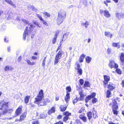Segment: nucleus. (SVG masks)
I'll list each match as a JSON object with an SVG mask.
<instances>
[{"instance_id": "1", "label": "nucleus", "mask_w": 124, "mask_h": 124, "mask_svg": "<svg viewBox=\"0 0 124 124\" xmlns=\"http://www.w3.org/2000/svg\"><path fill=\"white\" fill-rule=\"evenodd\" d=\"M43 96V91L41 90L39 91L38 95L35 98V101H34V102L40 106L45 105L46 104V102L44 99H42Z\"/></svg>"}, {"instance_id": "2", "label": "nucleus", "mask_w": 124, "mask_h": 124, "mask_svg": "<svg viewBox=\"0 0 124 124\" xmlns=\"http://www.w3.org/2000/svg\"><path fill=\"white\" fill-rule=\"evenodd\" d=\"M22 21L24 23L28 24V26L26 27L23 34V39H25L27 35H29L31 34V32L32 31L33 27H35V26H34L30 23H28V21L24 19H22Z\"/></svg>"}, {"instance_id": "3", "label": "nucleus", "mask_w": 124, "mask_h": 124, "mask_svg": "<svg viewBox=\"0 0 124 124\" xmlns=\"http://www.w3.org/2000/svg\"><path fill=\"white\" fill-rule=\"evenodd\" d=\"M8 103L2 101L0 103V109L3 110L2 114H5L7 113H10L13 111L12 109L8 110Z\"/></svg>"}, {"instance_id": "4", "label": "nucleus", "mask_w": 124, "mask_h": 124, "mask_svg": "<svg viewBox=\"0 0 124 124\" xmlns=\"http://www.w3.org/2000/svg\"><path fill=\"white\" fill-rule=\"evenodd\" d=\"M66 16V13L63 10L60 11L58 13L57 19V22L59 25L62 23Z\"/></svg>"}, {"instance_id": "5", "label": "nucleus", "mask_w": 124, "mask_h": 124, "mask_svg": "<svg viewBox=\"0 0 124 124\" xmlns=\"http://www.w3.org/2000/svg\"><path fill=\"white\" fill-rule=\"evenodd\" d=\"M64 52L61 50H60L58 53L56 55L55 58L54 65L57 64L58 63L59 59L61 58L62 54H63Z\"/></svg>"}, {"instance_id": "6", "label": "nucleus", "mask_w": 124, "mask_h": 124, "mask_svg": "<svg viewBox=\"0 0 124 124\" xmlns=\"http://www.w3.org/2000/svg\"><path fill=\"white\" fill-rule=\"evenodd\" d=\"M100 13L101 14H103L104 16L106 18H109L111 16V15L109 11L106 10L104 11L102 9H100Z\"/></svg>"}, {"instance_id": "7", "label": "nucleus", "mask_w": 124, "mask_h": 124, "mask_svg": "<svg viewBox=\"0 0 124 124\" xmlns=\"http://www.w3.org/2000/svg\"><path fill=\"white\" fill-rule=\"evenodd\" d=\"M108 66L111 69L114 67L115 68H117L118 67L117 64L115 63L113 61H110L109 63L108 64Z\"/></svg>"}, {"instance_id": "8", "label": "nucleus", "mask_w": 124, "mask_h": 124, "mask_svg": "<svg viewBox=\"0 0 124 124\" xmlns=\"http://www.w3.org/2000/svg\"><path fill=\"white\" fill-rule=\"evenodd\" d=\"M22 106H19L18 108L16 111L15 113L16 115L15 116H14V117L17 116L21 113L22 110Z\"/></svg>"}, {"instance_id": "9", "label": "nucleus", "mask_w": 124, "mask_h": 124, "mask_svg": "<svg viewBox=\"0 0 124 124\" xmlns=\"http://www.w3.org/2000/svg\"><path fill=\"white\" fill-rule=\"evenodd\" d=\"M104 81H103V83L104 85H105L108 84V82L110 80V78L109 76L106 75L104 76Z\"/></svg>"}, {"instance_id": "10", "label": "nucleus", "mask_w": 124, "mask_h": 124, "mask_svg": "<svg viewBox=\"0 0 124 124\" xmlns=\"http://www.w3.org/2000/svg\"><path fill=\"white\" fill-rule=\"evenodd\" d=\"M105 36L108 38H111L112 36V34L109 32L105 31Z\"/></svg>"}, {"instance_id": "11", "label": "nucleus", "mask_w": 124, "mask_h": 124, "mask_svg": "<svg viewBox=\"0 0 124 124\" xmlns=\"http://www.w3.org/2000/svg\"><path fill=\"white\" fill-rule=\"evenodd\" d=\"M67 107L65 105H61L60 107V109L61 111L63 112L66 109Z\"/></svg>"}, {"instance_id": "12", "label": "nucleus", "mask_w": 124, "mask_h": 124, "mask_svg": "<svg viewBox=\"0 0 124 124\" xmlns=\"http://www.w3.org/2000/svg\"><path fill=\"white\" fill-rule=\"evenodd\" d=\"M26 112H24L22 115L21 116L19 120V121H22L26 117Z\"/></svg>"}, {"instance_id": "13", "label": "nucleus", "mask_w": 124, "mask_h": 124, "mask_svg": "<svg viewBox=\"0 0 124 124\" xmlns=\"http://www.w3.org/2000/svg\"><path fill=\"white\" fill-rule=\"evenodd\" d=\"M70 94L69 93H67V94L65 97V101L67 103L69 101L70 99Z\"/></svg>"}, {"instance_id": "14", "label": "nucleus", "mask_w": 124, "mask_h": 124, "mask_svg": "<svg viewBox=\"0 0 124 124\" xmlns=\"http://www.w3.org/2000/svg\"><path fill=\"white\" fill-rule=\"evenodd\" d=\"M55 111V110L54 107H52L51 109L48 111V113L49 115L51 114L52 113L54 112Z\"/></svg>"}, {"instance_id": "15", "label": "nucleus", "mask_w": 124, "mask_h": 124, "mask_svg": "<svg viewBox=\"0 0 124 124\" xmlns=\"http://www.w3.org/2000/svg\"><path fill=\"white\" fill-rule=\"evenodd\" d=\"M13 70V68L11 67L7 66L4 68V70L5 71H8L9 70Z\"/></svg>"}, {"instance_id": "16", "label": "nucleus", "mask_w": 124, "mask_h": 124, "mask_svg": "<svg viewBox=\"0 0 124 124\" xmlns=\"http://www.w3.org/2000/svg\"><path fill=\"white\" fill-rule=\"evenodd\" d=\"M120 59L122 63H123L124 62V54L123 53H121L120 56Z\"/></svg>"}, {"instance_id": "17", "label": "nucleus", "mask_w": 124, "mask_h": 124, "mask_svg": "<svg viewBox=\"0 0 124 124\" xmlns=\"http://www.w3.org/2000/svg\"><path fill=\"white\" fill-rule=\"evenodd\" d=\"M79 94L80 95V98L79 99V100H83L84 99V96L83 92L82 91L79 93Z\"/></svg>"}, {"instance_id": "18", "label": "nucleus", "mask_w": 124, "mask_h": 124, "mask_svg": "<svg viewBox=\"0 0 124 124\" xmlns=\"http://www.w3.org/2000/svg\"><path fill=\"white\" fill-rule=\"evenodd\" d=\"M30 98V96H27L25 97L24 102L26 104H27Z\"/></svg>"}, {"instance_id": "19", "label": "nucleus", "mask_w": 124, "mask_h": 124, "mask_svg": "<svg viewBox=\"0 0 124 124\" xmlns=\"http://www.w3.org/2000/svg\"><path fill=\"white\" fill-rule=\"evenodd\" d=\"M112 45L113 46L116 47L117 48H119L120 47V46L119 43H112Z\"/></svg>"}, {"instance_id": "20", "label": "nucleus", "mask_w": 124, "mask_h": 124, "mask_svg": "<svg viewBox=\"0 0 124 124\" xmlns=\"http://www.w3.org/2000/svg\"><path fill=\"white\" fill-rule=\"evenodd\" d=\"M85 56V55L84 54H82L80 56L79 59L80 62H83V59Z\"/></svg>"}, {"instance_id": "21", "label": "nucleus", "mask_w": 124, "mask_h": 124, "mask_svg": "<svg viewBox=\"0 0 124 124\" xmlns=\"http://www.w3.org/2000/svg\"><path fill=\"white\" fill-rule=\"evenodd\" d=\"M81 24L82 25L85 26V27L87 28L89 25V23L88 21H86L85 23H82Z\"/></svg>"}, {"instance_id": "22", "label": "nucleus", "mask_w": 124, "mask_h": 124, "mask_svg": "<svg viewBox=\"0 0 124 124\" xmlns=\"http://www.w3.org/2000/svg\"><path fill=\"white\" fill-rule=\"evenodd\" d=\"M108 89L111 90H112L114 89L115 87L114 85L113 84H109L108 85Z\"/></svg>"}, {"instance_id": "23", "label": "nucleus", "mask_w": 124, "mask_h": 124, "mask_svg": "<svg viewBox=\"0 0 124 124\" xmlns=\"http://www.w3.org/2000/svg\"><path fill=\"white\" fill-rule=\"evenodd\" d=\"M86 62L88 63H89L92 60V58L89 56H86L85 57Z\"/></svg>"}, {"instance_id": "24", "label": "nucleus", "mask_w": 124, "mask_h": 124, "mask_svg": "<svg viewBox=\"0 0 124 124\" xmlns=\"http://www.w3.org/2000/svg\"><path fill=\"white\" fill-rule=\"evenodd\" d=\"M76 70H77V73L79 75H81L82 74V70L81 68Z\"/></svg>"}, {"instance_id": "25", "label": "nucleus", "mask_w": 124, "mask_h": 124, "mask_svg": "<svg viewBox=\"0 0 124 124\" xmlns=\"http://www.w3.org/2000/svg\"><path fill=\"white\" fill-rule=\"evenodd\" d=\"M92 113L91 112H89L87 113V116L88 117V119L90 120V119L92 118Z\"/></svg>"}, {"instance_id": "26", "label": "nucleus", "mask_w": 124, "mask_h": 124, "mask_svg": "<svg viewBox=\"0 0 124 124\" xmlns=\"http://www.w3.org/2000/svg\"><path fill=\"white\" fill-rule=\"evenodd\" d=\"M47 116V114L46 113H43L40 114V117L41 118H44Z\"/></svg>"}, {"instance_id": "27", "label": "nucleus", "mask_w": 124, "mask_h": 124, "mask_svg": "<svg viewBox=\"0 0 124 124\" xmlns=\"http://www.w3.org/2000/svg\"><path fill=\"white\" fill-rule=\"evenodd\" d=\"M93 117L94 118H95L98 117V116L97 114V112L95 111H94L93 112Z\"/></svg>"}, {"instance_id": "28", "label": "nucleus", "mask_w": 124, "mask_h": 124, "mask_svg": "<svg viewBox=\"0 0 124 124\" xmlns=\"http://www.w3.org/2000/svg\"><path fill=\"white\" fill-rule=\"evenodd\" d=\"M43 13L45 16H46L48 17H49L50 16V14L48 12H45Z\"/></svg>"}, {"instance_id": "29", "label": "nucleus", "mask_w": 124, "mask_h": 124, "mask_svg": "<svg viewBox=\"0 0 124 124\" xmlns=\"http://www.w3.org/2000/svg\"><path fill=\"white\" fill-rule=\"evenodd\" d=\"M68 34L66 33H64L63 36L62 38L63 39L64 41L67 38V36H68Z\"/></svg>"}, {"instance_id": "30", "label": "nucleus", "mask_w": 124, "mask_h": 124, "mask_svg": "<svg viewBox=\"0 0 124 124\" xmlns=\"http://www.w3.org/2000/svg\"><path fill=\"white\" fill-rule=\"evenodd\" d=\"M121 13H116V17L119 19H120L121 18Z\"/></svg>"}, {"instance_id": "31", "label": "nucleus", "mask_w": 124, "mask_h": 124, "mask_svg": "<svg viewBox=\"0 0 124 124\" xmlns=\"http://www.w3.org/2000/svg\"><path fill=\"white\" fill-rule=\"evenodd\" d=\"M84 86L89 87L90 86L89 83L88 81H85L84 85Z\"/></svg>"}, {"instance_id": "32", "label": "nucleus", "mask_w": 124, "mask_h": 124, "mask_svg": "<svg viewBox=\"0 0 124 124\" xmlns=\"http://www.w3.org/2000/svg\"><path fill=\"white\" fill-rule=\"evenodd\" d=\"M112 110H116L118 108V105H113L112 107Z\"/></svg>"}, {"instance_id": "33", "label": "nucleus", "mask_w": 124, "mask_h": 124, "mask_svg": "<svg viewBox=\"0 0 124 124\" xmlns=\"http://www.w3.org/2000/svg\"><path fill=\"white\" fill-rule=\"evenodd\" d=\"M63 114L66 115V116H70L71 115V113H69V112L68 111H66L64 112L63 113Z\"/></svg>"}, {"instance_id": "34", "label": "nucleus", "mask_w": 124, "mask_h": 124, "mask_svg": "<svg viewBox=\"0 0 124 124\" xmlns=\"http://www.w3.org/2000/svg\"><path fill=\"white\" fill-rule=\"evenodd\" d=\"M66 89L67 91L66 92L68 93V92H70L71 91V88L70 86H68L66 87Z\"/></svg>"}, {"instance_id": "35", "label": "nucleus", "mask_w": 124, "mask_h": 124, "mask_svg": "<svg viewBox=\"0 0 124 124\" xmlns=\"http://www.w3.org/2000/svg\"><path fill=\"white\" fill-rule=\"evenodd\" d=\"M96 95V93H92L91 95H89V96H90V98H94Z\"/></svg>"}, {"instance_id": "36", "label": "nucleus", "mask_w": 124, "mask_h": 124, "mask_svg": "<svg viewBox=\"0 0 124 124\" xmlns=\"http://www.w3.org/2000/svg\"><path fill=\"white\" fill-rule=\"evenodd\" d=\"M107 97L108 98H109L111 94V92L110 91H109V90H107Z\"/></svg>"}, {"instance_id": "37", "label": "nucleus", "mask_w": 124, "mask_h": 124, "mask_svg": "<svg viewBox=\"0 0 124 124\" xmlns=\"http://www.w3.org/2000/svg\"><path fill=\"white\" fill-rule=\"evenodd\" d=\"M80 2L85 5H86L87 3L86 0H80Z\"/></svg>"}, {"instance_id": "38", "label": "nucleus", "mask_w": 124, "mask_h": 124, "mask_svg": "<svg viewBox=\"0 0 124 124\" xmlns=\"http://www.w3.org/2000/svg\"><path fill=\"white\" fill-rule=\"evenodd\" d=\"M90 97V96H88L86 97L85 99V101L86 102H88L91 99Z\"/></svg>"}, {"instance_id": "39", "label": "nucleus", "mask_w": 124, "mask_h": 124, "mask_svg": "<svg viewBox=\"0 0 124 124\" xmlns=\"http://www.w3.org/2000/svg\"><path fill=\"white\" fill-rule=\"evenodd\" d=\"M57 38L54 37L52 39V43L53 44H55Z\"/></svg>"}, {"instance_id": "40", "label": "nucleus", "mask_w": 124, "mask_h": 124, "mask_svg": "<svg viewBox=\"0 0 124 124\" xmlns=\"http://www.w3.org/2000/svg\"><path fill=\"white\" fill-rule=\"evenodd\" d=\"M41 21H42V22L44 24L47 26H48V23L45 21L43 19Z\"/></svg>"}, {"instance_id": "41", "label": "nucleus", "mask_w": 124, "mask_h": 124, "mask_svg": "<svg viewBox=\"0 0 124 124\" xmlns=\"http://www.w3.org/2000/svg\"><path fill=\"white\" fill-rule=\"evenodd\" d=\"M116 69V71L117 73L119 74H121V70H120L119 69H118L117 68Z\"/></svg>"}, {"instance_id": "42", "label": "nucleus", "mask_w": 124, "mask_h": 124, "mask_svg": "<svg viewBox=\"0 0 124 124\" xmlns=\"http://www.w3.org/2000/svg\"><path fill=\"white\" fill-rule=\"evenodd\" d=\"M36 16L40 21H41L43 19L41 16L37 14H36Z\"/></svg>"}, {"instance_id": "43", "label": "nucleus", "mask_w": 124, "mask_h": 124, "mask_svg": "<svg viewBox=\"0 0 124 124\" xmlns=\"http://www.w3.org/2000/svg\"><path fill=\"white\" fill-rule=\"evenodd\" d=\"M92 100V102L93 103H96L97 101V99L95 98H94Z\"/></svg>"}, {"instance_id": "44", "label": "nucleus", "mask_w": 124, "mask_h": 124, "mask_svg": "<svg viewBox=\"0 0 124 124\" xmlns=\"http://www.w3.org/2000/svg\"><path fill=\"white\" fill-rule=\"evenodd\" d=\"M59 31H57L56 33L55 34V36L54 37H56V38H57V36H58V35L59 34Z\"/></svg>"}, {"instance_id": "45", "label": "nucleus", "mask_w": 124, "mask_h": 124, "mask_svg": "<svg viewBox=\"0 0 124 124\" xmlns=\"http://www.w3.org/2000/svg\"><path fill=\"white\" fill-rule=\"evenodd\" d=\"M69 118V117L68 116H67L64 117L63 118V121L64 122H66Z\"/></svg>"}, {"instance_id": "46", "label": "nucleus", "mask_w": 124, "mask_h": 124, "mask_svg": "<svg viewBox=\"0 0 124 124\" xmlns=\"http://www.w3.org/2000/svg\"><path fill=\"white\" fill-rule=\"evenodd\" d=\"M79 82L80 84L81 85H82L84 83V81L83 79H80L79 80Z\"/></svg>"}, {"instance_id": "47", "label": "nucleus", "mask_w": 124, "mask_h": 124, "mask_svg": "<svg viewBox=\"0 0 124 124\" xmlns=\"http://www.w3.org/2000/svg\"><path fill=\"white\" fill-rule=\"evenodd\" d=\"M29 8H31L34 11H36L37 10L33 6H30L29 7Z\"/></svg>"}, {"instance_id": "48", "label": "nucleus", "mask_w": 124, "mask_h": 124, "mask_svg": "<svg viewBox=\"0 0 124 124\" xmlns=\"http://www.w3.org/2000/svg\"><path fill=\"white\" fill-rule=\"evenodd\" d=\"M39 123L38 120H34L32 122V124H39Z\"/></svg>"}, {"instance_id": "49", "label": "nucleus", "mask_w": 124, "mask_h": 124, "mask_svg": "<svg viewBox=\"0 0 124 124\" xmlns=\"http://www.w3.org/2000/svg\"><path fill=\"white\" fill-rule=\"evenodd\" d=\"M9 4L12 6L14 7L15 8L16 7V5L14 4L13 3V1L11 0Z\"/></svg>"}, {"instance_id": "50", "label": "nucleus", "mask_w": 124, "mask_h": 124, "mask_svg": "<svg viewBox=\"0 0 124 124\" xmlns=\"http://www.w3.org/2000/svg\"><path fill=\"white\" fill-rule=\"evenodd\" d=\"M78 100H79V99L78 98L77 99V97H76V98L74 99L73 101V103L74 104L75 103L77 102Z\"/></svg>"}, {"instance_id": "51", "label": "nucleus", "mask_w": 124, "mask_h": 124, "mask_svg": "<svg viewBox=\"0 0 124 124\" xmlns=\"http://www.w3.org/2000/svg\"><path fill=\"white\" fill-rule=\"evenodd\" d=\"M112 102L113 103V105H117V104L116 102V100L115 99H114L112 101Z\"/></svg>"}, {"instance_id": "52", "label": "nucleus", "mask_w": 124, "mask_h": 124, "mask_svg": "<svg viewBox=\"0 0 124 124\" xmlns=\"http://www.w3.org/2000/svg\"><path fill=\"white\" fill-rule=\"evenodd\" d=\"M81 119L84 122H86V121L87 118L85 116H84Z\"/></svg>"}, {"instance_id": "53", "label": "nucleus", "mask_w": 124, "mask_h": 124, "mask_svg": "<svg viewBox=\"0 0 124 124\" xmlns=\"http://www.w3.org/2000/svg\"><path fill=\"white\" fill-rule=\"evenodd\" d=\"M111 50L109 48H108L107 50V53L108 54H110L111 52Z\"/></svg>"}, {"instance_id": "54", "label": "nucleus", "mask_w": 124, "mask_h": 124, "mask_svg": "<svg viewBox=\"0 0 124 124\" xmlns=\"http://www.w3.org/2000/svg\"><path fill=\"white\" fill-rule=\"evenodd\" d=\"M114 114L116 115H117L118 114V111L116 110H113Z\"/></svg>"}, {"instance_id": "55", "label": "nucleus", "mask_w": 124, "mask_h": 124, "mask_svg": "<svg viewBox=\"0 0 124 124\" xmlns=\"http://www.w3.org/2000/svg\"><path fill=\"white\" fill-rule=\"evenodd\" d=\"M26 62L28 64L30 65V64L31 63V62L29 59H27L26 60Z\"/></svg>"}, {"instance_id": "56", "label": "nucleus", "mask_w": 124, "mask_h": 124, "mask_svg": "<svg viewBox=\"0 0 124 124\" xmlns=\"http://www.w3.org/2000/svg\"><path fill=\"white\" fill-rule=\"evenodd\" d=\"M46 61H45V60H43V61L42 63V65L43 66V67H45V62Z\"/></svg>"}, {"instance_id": "57", "label": "nucleus", "mask_w": 124, "mask_h": 124, "mask_svg": "<svg viewBox=\"0 0 124 124\" xmlns=\"http://www.w3.org/2000/svg\"><path fill=\"white\" fill-rule=\"evenodd\" d=\"M80 65L78 63L77 64V67L76 68V69H79L80 68Z\"/></svg>"}, {"instance_id": "58", "label": "nucleus", "mask_w": 124, "mask_h": 124, "mask_svg": "<svg viewBox=\"0 0 124 124\" xmlns=\"http://www.w3.org/2000/svg\"><path fill=\"white\" fill-rule=\"evenodd\" d=\"M121 18H124V14L122 13H121Z\"/></svg>"}, {"instance_id": "59", "label": "nucleus", "mask_w": 124, "mask_h": 124, "mask_svg": "<svg viewBox=\"0 0 124 124\" xmlns=\"http://www.w3.org/2000/svg\"><path fill=\"white\" fill-rule=\"evenodd\" d=\"M64 41L63 39L62 38L61 39V40L60 41V44L61 45H62V44L63 43V41Z\"/></svg>"}, {"instance_id": "60", "label": "nucleus", "mask_w": 124, "mask_h": 124, "mask_svg": "<svg viewBox=\"0 0 124 124\" xmlns=\"http://www.w3.org/2000/svg\"><path fill=\"white\" fill-rule=\"evenodd\" d=\"M22 59V56H20L18 58V61L19 62H20L21 60Z\"/></svg>"}, {"instance_id": "61", "label": "nucleus", "mask_w": 124, "mask_h": 124, "mask_svg": "<svg viewBox=\"0 0 124 124\" xmlns=\"http://www.w3.org/2000/svg\"><path fill=\"white\" fill-rule=\"evenodd\" d=\"M84 109L81 108L80 109V110L79 111V112L80 113H81L82 112H83Z\"/></svg>"}, {"instance_id": "62", "label": "nucleus", "mask_w": 124, "mask_h": 124, "mask_svg": "<svg viewBox=\"0 0 124 124\" xmlns=\"http://www.w3.org/2000/svg\"><path fill=\"white\" fill-rule=\"evenodd\" d=\"M54 124H63V123L61 121H59V122H57Z\"/></svg>"}, {"instance_id": "63", "label": "nucleus", "mask_w": 124, "mask_h": 124, "mask_svg": "<svg viewBox=\"0 0 124 124\" xmlns=\"http://www.w3.org/2000/svg\"><path fill=\"white\" fill-rule=\"evenodd\" d=\"M32 59L33 60H35L37 59L36 57L34 56H32Z\"/></svg>"}, {"instance_id": "64", "label": "nucleus", "mask_w": 124, "mask_h": 124, "mask_svg": "<svg viewBox=\"0 0 124 124\" xmlns=\"http://www.w3.org/2000/svg\"><path fill=\"white\" fill-rule=\"evenodd\" d=\"M108 124H119L118 123L116 124V123H113L111 121L109 122Z\"/></svg>"}]
</instances>
